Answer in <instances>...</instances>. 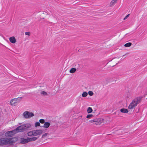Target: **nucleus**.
<instances>
[{
    "mask_svg": "<svg viewBox=\"0 0 147 147\" xmlns=\"http://www.w3.org/2000/svg\"><path fill=\"white\" fill-rule=\"evenodd\" d=\"M69 72L71 73H73L74 68H72L71 69L69 70Z\"/></svg>",
    "mask_w": 147,
    "mask_h": 147,
    "instance_id": "27",
    "label": "nucleus"
},
{
    "mask_svg": "<svg viewBox=\"0 0 147 147\" xmlns=\"http://www.w3.org/2000/svg\"><path fill=\"white\" fill-rule=\"evenodd\" d=\"M22 97H18L17 98H14L11 99L10 101V104L13 106H15L17 103H19L21 100Z\"/></svg>",
    "mask_w": 147,
    "mask_h": 147,
    "instance_id": "5",
    "label": "nucleus"
},
{
    "mask_svg": "<svg viewBox=\"0 0 147 147\" xmlns=\"http://www.w3.org/2000/svg\"><path fill=\"white\" fill-rule=\"evenodd\" d=\"M75 68L77 69V70L80 68V65L79 64H76L75 65Z\"/></svg>",
    "mask_w": 147,
    "mask_h": 147,
    "instance_id": "22",
    "label": "nucleus"
},
{
    "mask_svg": "<svg viewBox=\"0 0 147 147\" xmlns=\"http://www.w3.org/2000/svg\"><path fill=\"white\" fill-rule=\"evenodd\" d=\"M77 69L76 68H74V72H75L76 70Z\"/></svg>",
    "mask_w": 147,
    "mask_h": 147,
    "instance_id": "30",
    "label": "nucleus"
},
{
    "mask_svg": "<svg viewBox=\"0 0 147 147\" xmlns=\"http://www.w3.org/2000/svg\"><path fill=\"white\" fill-rule=\"evenodd\" d=\"M120 111L122 113H127L128 112V110L127 109L123 108L120 109Z\"/></svg>",
    "mask_w": 147,
    "mask_h": 147,
    "instance_id": "15",
    "label": "nucleus"
},
{
    "mask_svg": "<svg viewBox=\"0 0 147 147\" xmlns=\"http://www.w3.org/2000/svg\"><path fill=\"white\" fill-rule=\"evenodd\" d=\"M34 115L33 113L26 111L23 113L24 117L26 119L29 118Z\"/></svg>",
    "mask_w": 147,
    "mask_h": 147,
    "instance_id": "6",
    "label": "nucleus"
},
{
    "mask_svg": "<svg viewBox=\"0 0 147 147\" xmlns=\"http://www.w3.org/2000/svg\"><path fill=\"white\" fill-rule=\"evenodd\" d=\"M27 134L28 136H34L33 130L28 132Z\"/></svg>",
    "mask_w": 147,
    "mask_h": 147,
    "instance_id": "13",
    "label": "nucleus"
},
{
    "mask_svg": "<svg viewBox=\"0 0 147 147\" xmlns=\"http://www.w3.org/2000/svg\"><path fill=\"white\" fill-rule=\"evenodd\" d=\"M39 122L40 123H44L45 122V120L43 119H42L39 120Z\"/></svg>",
    "mask_w": 147,
    "mask_h": 147,
    "instance_id": "25",
    "label": "nucleus"
},
{
    "mask_svg": "<svg viewBox=\"0 0 147 147\" xmlns=\"http://www.w3.org/2000/svg\"><path fill=\"white\" fill-rule=\"evenodd\" d=\"M40 123L39 122H36L35 123V126L36 127H37L38 126H40Z\"/></svg>",
    "mask_w": 147,
    "mask_h": 147,
    "instance_id": "21",
    "label": "nucleus"
},
{
    "mask_svg": "<svg viewBox=\"0 0 147 147\" xmlns=\"http://www.w3.org/2000/svg\"><path fill=\"white\" fill-rule=\"evenodd\" d=\"M41 94H43L44 96H46L47 95V92L45 91H42L41 92Z\"/></svg>",
    "mask_w": 147,
    "mask_h": 147,
    "instance_id": "20",
    "label": "nucleus"
},
{
    "mask_svg": "<svg viewBox=\"0 0 147 147\" xmlns=\"http://www.w3.org/2000/svg\"><path fill=\"white\" fill-rule=\"evenodd\" d=\"M9 40L10 42L12 43H14L16 42V39L13 36L10 37L9 38Z\"/></svg>",
    "mask_w": 147,
    "mask_h": 147,
    "instance_id": "11",
    "label": "nucleus"
},
{
    "mask_svg": "<svg viewBox=\"0 0 147 147\" xmlns=\"http://www.w3.org/2000/svg\"><path fill=\"white\" fill-rule=\"evenodd\" d=\"M16 133H17L15 129L11 131H7L5 133V135L7 136L11 137L13 136L14 134Z\"/></svg>",
    "mask_w": 147,
    "mask_h": 147,
    "instance_id": "8",
    "label": "nucleus"
},
{
    "mask_svg": "<svg viewBox=\"0 0 147 147\" xmlns=\"http://www.w3.org/2000/svg\"><path fill=\"white\" fill-rule=\"evenodd\" d=\"M142 98V97H138L135 98L129 105L128 109H132L136 107L141 102Z\"/></svg>",
    "mask_w": 147,
    "mask_h": 147,
    "instance_id": "2",
    "label": "nucleus"
},
{
    "mask_svg": "<svg viewBox=\"0 0 147 147\" xmlns=\"http://www.w3.org/2000/svg\"><path fill=\"white\" fill-rule=\"evenodd\" d=\"M33 131L34 136H38V137L39 136L43 133V131L42 130L40 129L34 130Z\"/></svg>",
    "mask_w": 147,
    "mask_h": 147,
    "instance_id": "7",
    "label": "nucleus"
},
{
    "mask_svg": "<svg viewBox=\"0 0 147 147\" xmlns=\"http://www.w3.org/2000/svg\"><path fill=\"white\" fill-rule=\"evenodd\" d=\"M17 140V138H0V146H3L9 144L13 145Z\"/></svg>",
    "mask_w": 147,
    "mask_h": 147,
    "instance_id": "1",
    "label": "nucleus"
},
{
    "mask_svg": "<svg viewBox=\"0 0 147 147\" xmlns=\"http://www.w3.org/2000/svg\"><path fill=\"white\" fill-rule=\"evenodd\" d=\"M30 127L31 125L30 124L27 123L17 127L15 129V131H16L17 133L19 132H23L27 130Z\"/></svg>",
    "mask_w": 147,
    "mask_h": 147,
    "instance_id": "3",
    "label": "nucleus"
},
{
    "mask_svg": "<svg viewBox=\"0 0 147 147\" xmlns=\"http://www.w3.org/2000/svg\"><path fill=\"white\" fill-rule=\"evenodd\" d=\"M129 14H128L125 17V18L123 19V20H125L127 19L129 17Z\"/></svg>",
    "mask_w": 147,
    "mask_h": 147,
    "instance_id": "28",
    "label": "nucleus"
},
{
    "mask_svg": "<svg viewBox=\"0 0 147 147\" xmlns=\"http://www.w3.org/2000/svg\"><path fill=\"white\" fill-rule=\"evenodd\" d=\"M93 117L92 114H89L87 116L86 118H90Z\"/></svg>",
    "mask_w": 147,
    "mask_h": 147,
    "instance_id": "23",
    "label": "nucleus"
},
{
    "mask_svg": "<svg viewBox=\"0 0 147 147\" xmlns=\"http://www.w3.org/2000/svg\"><path fill=\"white\" fill-rule=\"evenodd\" d=\"M88 94L90 96H92L94 94L93 92L92 91H90L88 92Z\"/></svg>",
    "mask_w": 147,
    "mask_h": 147,
    "instance_id": "19",
    "label": "nucleus"
},
{
    "mask_svg": "<svg viewBox=\"0 0 147 147\" xmlns=\"http://www.w3.org/2000/svg\"><path fill=\"white\" fill-rule=\"evenodd\" d=\"M117 0H112L110 3V6H113L117 3Z\"/></svg>",
    "mask_w": 147,
    "mask_h": 147,
    "instance_id": "12",
    "label": "nucleus"
},
{
    "mask_svg": "<svg viewBox=\"0 0 147 147\" xmlns=\"http://www.w3.org/2000/svg\"><path fill=\"white\" fill-rule=\"evenodd\" d=\"M38 138V137H34L31 138H28V142H33L36 140Z\"/></svg>",
    "mask_w": 147,
    "mask_h": 147,
    "instance_id": "10",
    "label": "nucleus"
},
{
    "mask_svg": "<svg viewBox=\"0 0 147 147\" xmlns=\"http://www.w3.org/2000/svg\"><path fill=\"white\" fill-rule=\"evenodd\" d=\"M127 54H128V53H126L125 55H123V56H125V55H127Z\"/></svg>",
    "mask_w": 147,
    "mask_h": 147,
    "instance_id": "31",
    "label": "nucleus"
},
{
    "mask_svg": "<svg viewBox=\"0 0 147 147\" xmlns=\"http://www.w3.org/2000/svg\"><path fill=\"white\" fill-rule=\"evenodd\" d=\"M28 138H27V139H25L24 138H21L20 140V144H26L28 142Z\"/></svg>",
    "mask_w": 147,
    "mask_h": 147,
    "instance_id": "9",
    "label": "nucleus"
},
{
    "mask_svg": "<svg viewBox=\"0 0 147 147\" xmlns=\"http://www.w3.org/2000/svg\"><path fill=\"white\" fill-rule=\"evenodd\" d=\"M25 34L26 35L30 36V33L29 32H25Z\"/></svg>",
    "mask_w": 147,
    "mask_h": 147,
    "instance_id": "26",
    "label": "nucleus"
},
{
    "mask_svg": "<svg viewBox=\"0 0 147 147\" xmlns=\"http://www.w3.org/2000/svg\"><path fill=\"white\" fill-rule=\"evenodd\" d=\"M93 110L92 108L90 107H89L87 109V112L88 113H90L92 112Z\"/></svg>",
    "mask_w": 147,
    "mask_h": 147,
    "instance_id": "17",
    "label": "nucleus"
},
{
    "mask_svg": "<svg viewBox=\"0 0 147 147\" xmlns=\"http://www.w3.org/2000/svg\"><path fill=\"white\" fill-rule=\"evenodd\" d=\"M50 125V123L47 122L44 123V124L43 127L45 128H48L49 127Z\"/></svg>",
    "mask_w": 147,
    "mask_h": 147,
    "instance_id": "14",
    "label": "nucleus"
},
{
    "mask_svg": "<svg viewBox=\"0 0 147 147\" xmlns=\"http://www.w3.org/2000/svg\"><path fill=\"white\" fill-rule=\"evenodd\" d=\"M102 122V119L101 118L95 119L89 121L90 123H93V124L96 125H99Z\"/></svg>",
    "mask_w": 147,
    "mask_h": 147,
    "instance_id": "4",
    "label": "nucleus"
},
{
    "mask_svg": "<svg viewBox=\"0 0 147 147\" xmlns=\"http://www.w3.org/2000/svg\"><path fill=\"white\" fill-rule=\"evenodd\" d=\"M80 49H79V48H77L76 50V52H78L79 51H80Z\"/></svg>",
    "mask_w": 147,
    "mask_h": 147,
    "instance_id": "29",
    "label": "nucleus"
},
{
    "mask_svg": "<svg viewBox=\"0 0 147 147\" xmlns=\"http://www.w3.org/2000/svg\"><path fill=\"white\" fill-rule=\"evenodd\" d=\"M48 135V133H45V134H43L42 136V138H44L45 137L47 136Z\"/></svg>",
    "mask_w": 147,
    "mask_h": 147,
    "instance_id": "24",
    "label": "nucleus"
},
{
    "mask_svg": "<svg viewBox=\"0 0 147 147\" xmlns=\"http://www.w3.org/2000/svg\"><path fill=\"white\" fill-rule=\"evenodd\" d=\"M88 95V93L87 92H85L83 93L82 94V96L83 97H86Z\"/></svg>",
    "mask_w": 147,
    "mask_h": 147,
    "instance_id": "18",
    "label": "nucleus"
},
{
    "mask_svg": "<svg viewBox=\"0 0 147 147\" xmlns=\"http://www.w3.org/2000/svg\"><path fill=\"white\" fill-rule=\"evenodd\" d=\"M132 45V43L131 42H128L125 44L124 45V46L125 47H130Z\"/></svg>",
    "mask_w": 147,
    "mask_h": 147,
    "instance_id": "16",
    "label": "nucleus"
}]
</instances>
